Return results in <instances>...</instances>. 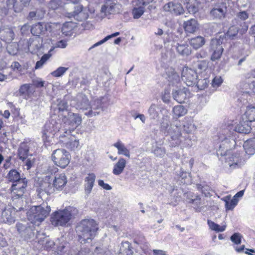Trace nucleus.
<instances>
[{
  "label": "nucleus",
  "instance_id": "9b49d317",
  "mask_svg": "<svg viewBox=\"0 0 255 255\" xmlns=\"http://www.w3.org/2000/svg\"><path fill=\"white\" fill-rule=\"evenodd\" d=\"M62 128V125L60 123V120L57 121L55 120L51 119L45 124L43 130V134L46 137H49L51 135H54L59 131L63 133V131L61 130Z\"/></svg>",
  "mask_w": 255,
  "mask_h": 255
},
{
  "label": "nucleus",
  "instance_id": "f03ea898",
  "mask_svg": "<svg viewBox=\"0 0 255 255\" xmlns=\"http://www.w3.org/2000/svg\"><path fill=\"white\" fill-rule=\"evenodd\" d=\"M78 214V210L71 206L66 207L63 210L55 212L51 218V222L54 226H63Z\"/></svg>",
  "mask_w": 255,
  "mask_h": 255
},
{
  "label": "nucleus",
  "instance_id": "cd10ccee",
  "mask_svg": "<svg viewBox=\"0 0 255 255\" xmlns=\"http://www.w3.org/2000/svg\"><path fill=\"white\" fill-rule=\"evenodd\" d=\"M34 144V142L30 141L22 142L20 144L18 150V154L20 159L24 160L28 157V151Z\"/></svg>",
  "mask_w": 255,
  "mask_h": 255
},
{
  "label": "nucleus",
  "instance_id": "c9c22d12",
  "mask_svg": "<svg viewBox=\"0 0 255 255\" xmlns=\"http://www.w3.org/2000/svg\"><path fill=\"white\" fill-rule=\"evenodd\" d=\"M113 146L118 149V153L119 155H123L126 157L130 158V151L128 149L125 144L120 140H118L115 142Z\"/></svg>",
  "mask_w": 255,
  "mask_h": 255
},
{
  "label": "nucleus",
  "instance_id": "473e14b6",
  "mask_svg": "<svg viewBox=\"0 0 255 255\" xmlns=\"http://www.w3.org/2000/svg\"><path fill=\"white\" fill-rule=\"evenodd\" d=\"M184 28L187 33H193L199 28V24L195 19H191L184 23Z\"/></svg>",
  "mask_w": 255,
  "mask_h": 255
},
{
  "label": "nucleus",
  "instance_id": "4d7b16f0",
  "mask_svg": "<svg viewBox=\"0 0 255 255\" xmlns=\"http://www.w3.org/2000/svg\"><path fill=\"white\" fill-rule=\"evenodd\" d=\"M51 55L46 54H44L42 56L41 59L39 61H38L36 63V65L35 66V69H38L41 68L43 65L45 63V62L47 61V60L50 58Z\"/></svg>",
  "mask_w": 255,
  "mask_h": 255
},
{
  "label": "nucleus",
  "instance_id": "8fccbe9b",
  "mask_svg": "<svg viewBox=\"0 0 255 255\" xmlns=\"http://www.w3.org/2000/svg\"><path fill=\"white\" fill-rule=\"evenodd\" d=\"M229 197L228 196H226L224 200L225 202V206L227 209L232 210L237 205L239 202V199H236L234 197L230 201H229Z\"/></svg>",
  "mask_w": 255,
  "mask_h": 255
},
{
  "label": "nucleus",
  "instance_id": "7c9ffc66",
  "mask_svg": "<svg viewBox=\"0 0 255 255\" xmlns=\"http://www.w3.org/2000/svg\"><path fill=\"white\" fill-rule=\"evenodd\" d=\"M14 33L10 28L4 27L0 29V39L6 43H10L13 39Z\"/></svg>",
  "mask_w": 255,
  "mask_h": 255
},
{
  "label": "nucleus",
  "instance_id": "423d86ee",
  "mask_svg": "<svg viewBox=\"0 0 255 255\" xmlns=\"http://www.w3.org/2000/svg\"><path fill=\"white\" fill-rule=\"evenodd\" d=\"M54 164L62 168H65L70 162V155L64 149L54 150L51 155Z\"/></svg>",
  "mask_w": 255,
  "mask_h": 255
},
{
  "label": "nucleus",
  "instance_id": "de8ad7c7",
  "mask_svg": "<svg viewBox=\"0 0 255 255\" xmlns=\"http://www.w3.org/2000/svg\"><path fill=\"white\" fill-rule=\"evenodd\" d=\"M248 122H249L247 121V120H246L243 123L241 122L235 128L236 131L240 133H249L251 131V128L250 126H249Z\"/></svg>",
  "mask_w": 255,
  "mask_h": 255
},
{
  "label": "nucleus",
  "instance_id": "aec40b11",
  "mask_svg": "<svg viewBox=\"0 0 255 255\" xmlns=\"http://www.w3.org/2000/svg\"><path fill=\"white\" fill-rule=\"evenodd\" d=\"M163 8L165 11L169 12L176 15H180L184 12L181 4L177 2H169L163 6Z\"/></svg>",
  "mask_w": 255,
  "mask_h": 255
},
{
  "label": "nucleus",
  "instance_id": "3c124183",
  "mask_svg": "<svg viewBox=\"0 0 255 255\" xmlns=\"http://www.w3.org/2000/svg\"><path fill=\"white\" fill-rule=\"evenodd\" d=\"M7 177L9 181L13 183L21 178L19 173L15 169L11 170L7 174Z\"/></svg>",
  "mask_w": 255,
  "mask_h": 255
},
{
  "label": "nucleus",
  "instance_id": "13d9d810",
  "mask_svg": "<svg viewBox=\"0 0 255 255\" xmlns=\"http://www.w3.org/2000/svg\"><path fill=\"white\" fill-rule=\"evenodd\" d=\"M239 31V28L236 26H231L228 31L226 33L225 35L227 37L233 38L236 36Z\"/></svg>",
  "mask_w": 255,
  "mask_h": 255
},
{
  "label": "nucleus",
  "instance_id": "e433bc0d",
  "mask_svg": "<svg viewBox=\"0 0 255 255\" xmlns=\"http://www.w3.org/2000/svg\"><path fill=\"white\" fill-rule=\"evenodd\" d=\"M132 254L130 243L128 241L123 242L120 246L119 255H132Z\"/></svg>",
  "mask_w": 255,
  "mask_h": 255
},
{
  "label": "nucleus",
  "instance_id": "0eeeda50",
  "mask_svg": "<svg viewBox=\"0 0 255 255\" xmlns=\"http://www.w3.org/2000/svg\"><path fill=\"white\" fill-rule=\"evenodd\" d=\"M219 139L221 144L217 150V155L224 156L229 150L234 147L236 141L233 137H231L230 136H227L225 135L224 133H220Z\"/></svg>",
  "mask_w": 255,
  "mask_h": 255
},
{
  "label": "nucleus",
  "instance_id": "393cba45",
  "mask_svg": "<svg viewBox=\"0 0 255 255\" xmlns=\"http://www.w3.org/2000/svg\"><path fill=\"white\" fill-rule=\"evenodd\" d=\"M74 102H76L75 105L76 109L85 110L86 112L89 110V101L85 95L82 94L78 95Z\"/></svg>",
  "mask_w": 255,
  "mask_h": 255
},
{
  "label": "nucleus",
  "instance_id": "680f3d73",
  "mask_svg": "<svg viewBox=\"0 0 255 255\" xmlns=\"http://www.w3.org/2000/svg\"><path fill=\"white\" fill-rule=\"evenodd\" d=\"M68 70V68L64 67H60L56 70L51 72V74L55 77H59L62 76Z\"/></svg>",
  "mask_w": 255,
  "mask_h": 255
},
{
  "label": "nucleus",
  "instance_id": "a878e982",
  "mask_svg": "<svg viewBox=\"0 0 255 255\" xmlns=\"http://www.w3.org/2000/svg\"><path fill=\"white\" fill-rule=\"evenodd\" d=\"M71 17L78 21H82L87 19L89 16L87 11L86 9H83L82 5H77L75 7V10L71 13Z\"/></svg>",
  "mask_w": 255,
  "mask_h": 255
},
{
  "label": "nucleus",
  "instance_id": "4c0bfd02",
  "mask_svg": "<svg viewBox=\"0 0 255 255\" xmlns=\"http://www.w3.org/2000/svg\"><path fill=\"white\" fill-rule=\"evenodd\" d=\"M189 43L193 48L197 49L205 44V39L201 36H198L191 38L189 40Z\"/></svg>",
  "mask_w": 255,
  "mask_h": 255
},
{
  "label": "nucleus",
  "instance_id": "2f4dec72",
  "mask_svg": "<svg viewBox=\"0 0 255 255\" xmlns=\"http://www.w3.org/2000/svg\"><path fill=\"white\" fill-rule=\"evenodd\" d=\"M182 124V130L183 133H191L196 130V127L193 123L192 120L188 118H185L181 122Z\"/></svg>",
  "mask_w": 255,
  "mask_h": 255
},
{
  "label": "nucleus",
  "instance_id": "338daca9",
  "mask_svg": "<svg viewBox=\"0 0 255 255\" xmlns=\"http://www.w3.org/2000/svg\"><path fill=\"white\" fill-rule=\"evenodd\" d=\"M242 236L239 233H235L231 236L230 239L232 242L237 245H239L241 243V240Z\"/></svg>",
  "mask_w": 255,
  "mask_h": 255
},
{
  "label": "nucleus",
  "instance_id": "b1692460",
  "mask_svg": "<svg viewBox=\"0 0 255 255\" xmlns=\"http://www.w3.org/2000/svg\"><path fill=\"white\" fill-rule=\"evenodd\" d=\"M116 4L114 1H105V3L102 5L100 10V15L102 18L105 16L114 14L116 12Z\"/></svg>",
  "mask_w": 255,
  "mask_h": 255
},
{
  "label": "nucleus",
  "instance_id": "9d476101",
  "mask_svg": "<svg viewBox=\"0 0 255 255\" xmlns=\"http://www.w3.org/2000/svg\"><path fill=\"white\" fill-rule=\"evenodd\" d=\"M25 44V47H23L25 51L27 50L31 53H36L42 47V39L39 37L29 39V40H21L19 42V45Z\"/></svg>",
  "mask_w": 255,
  "mask_h": 255
},
{
  "label": "nucleus",
  "instance_id": "c03bdc74",
  "mask_svg": "<svg viewBox=\"0 0 255 255\" xmlns=\"http://www.w3.org/2000/svg\"><path fill=\"white\" fill-rule=\"evenodd\" d=\"M177 52L181 55L185 56H188L191 53L190 47L187 44H177L176 46Z\"/></svg>",
  "mask_w": 255,
  "mask_h": 255
},
{
  "label": "nucleus",
  "instance_id": "6e6d98bb",
  "mask_svg": "<svg viewBox=\"0 0 255 255\" xmlns=\"http://www.w3.org/2000/svg\"><path fill=\"white\" fill-rule=\"evenodd\" d=\"M120 34V33L119 32H115L111 35H108L107 36H106L105 38H104L103 39L99 41V42L96 43L95 44H94L93 45H92L89 49V50L92 49V48H94V47H96L97 46H98L102 44H103L104 43H105V42H106L107 41H108L109 39H110V38L113 37H116L118 35H119Z\"/></svg>",
  "mask_w": 255,
  "mask_h": 255
},
{
  "label": "nucleus",
  "instance_id": "6e6552de",
  "mask_svg": "<svg viewBox=\"0 0 255 255\" xmlns=\"http://www.w3.org/2000/svg\"><path fill=\"white\" fill-rule=\"evenodd\" d=\"M107 101V98L104 97L93 100L89 104V110L87 112H85L84 114L89 117L98 115L100 113V111L104 110L103 105Z\"/></svg>",
  "mask_w": 255,
  "mask_h": 255
},
{
  "label": "nucleus",
  "instance_id": "09e8293b",
  "mask_svg": "<svg viewBox=\"0 0 255 255\" xmlns=\"http://www.w3.org/2000/svg\"><path fill=\"white\" fill-rule=\"evenodd\" d=\"M6 5L8 9H12L15 12H19L22 10V6L16 3V0H7Z\"/></svg>",
  "mask_w": 255,
  "mask_h": 255
},
{
  "label": "nucleus",
  "instance_id": "4be33fe9",
  "mask_svg": "<svg viewBox=\"0 0 255 255\" xmlns=\"http://www.w3.org/2000/svg\"><path fill=\"white\" fill-rule=\"evenodd\" d=\"M172 94L174 100L181 104L185 102L188 95L189 94V92L187 88L184 87L173 90Z\"/></svg>",
  "mask_w": 255,
  "mask_h": 255
},
{
  "label": "nucleus",
  "instance_id": "20e7f679",
  "mask_svg": "<svg viewBox=\"0 0 255 255\" xmlns=\"http://www.w3.org/2000/svg\"><path fill=\"white\" fill-rule=\"evenodd\" d=\"M167 133L170 136V139L169 140L170 146L175 147L181 144L185 137L182 136L181 121L177 120L174 122L169 127Z\"/></svg>",
  "mask_w": 255,
  "mask_h": 255
},
{
  "label": "nucleus",
  "instance_id": "c756f323",
  "mask_svg": "<svg viewBox=\"0 0 255 255\" xmlns=\"http://www.w3.org/2000/svg\"><path fill=\"white\" fill-rule=\"evenodd\" d=\"M56 246L55 252L58 254H66L68 255L70 253L69 245L63 237H61L56 240Z\"/></svg>",
  "mask_w": 255,
  "mask_h": 255
},
{
  "label": "nucleus",
  "instance_id": "e2e57ef3",
  "mask_svg": "<svg viewBox=\"0 0 255 255\" xmlns=\"http://www.w3.org/2000/svg\"><path fill=\"white\" fill-rule=\"evenodd\" d=\"M68 107V103L63 100H57V108L59 112L67 111Z\"/></svg>",
  "mask_w": 255,
  "mask_h": 255
},
{
  "label": "nucleus",
  "instance_id": "f704fd0d",
  "mask_svg": "<svg viewBox=\"0 0 255 255\" xmlns=\"http://www.w3.org/2000/svg\"><path fill=\"white\" fill-rule=\"evenodd\" d=\"M96 175L94 173H89L85 177V190L86 194H89L91 193L93 187Z\"/></svg>",
  "mask_w": 255,
  "mask_h": 255
},
{
  "label": "nucleus",
  "instance_id": "a211bd4d",
  "mask_svg": "<svg viewBox=\"0 0 255 255\" xmlns=\"http://www.w3.org/2000/svg\"><path fill=\"white\" fill-rule=\"evenodd\" d=\"M67 135L69 136L67 137H66V135L65 134H60L59 136L60 140L67 148L73 150L77 149L79 147V140L76 139L74 136L70 135V133L67 134Z\"/></svg>",
  "mask_w": 255,
  "mask_h": 255
},
{
  "label": "nucleus",
  "instance_id": "bf43d9fd",
  "mask_svg": "<svg viewBox=\"0 0 255 255\" xmlns=\"http://www.w3.org/2000/svg\"><path fill=\"white\" fill-rule=\"evenodd\" d=\"M197 189L201 191L205 196H208L210 194V187L206 185L198 184L196 185Z\"/></svg>",
  "mask_w": 255,
  "mask_h": 255
},
{
  "label": "nucleus",
  "instance_id": "2eb2a0df",
  "mask_svg": "<svg viewBox=\"0 0 255 255\" xmlns=\"http://www.w3.org/2000/svg\"><path fill=\"white\" fill-rule=\"evenodd\" d=\"M222 44V40L221 39L212 40L210 46L211 51L212 52L211 58L212 61H215L220 58L224 49Z\"/></svg>",
  "mask_w": 255,
  "mask_h": 255
},
{
  "label": "nucleus",
  "instance_id": "72a5a7b5",
  "mask_svg": "<svg viewBox=\"0 0 255 255\" xmlns=\"http://www.w3.org/2000/svg\"><path fill=\"white\" fill-rule=\"evenodd\" d=\"M126 164V159L122 157L120 158L113 167V173L115 175H120L123 172Z\"/></svg>",
  "mask_w": 255,
  "mask_h": 255
},
{
  "label": "nucleus",
  "instance_id": "f257e3e1",
  "mask_svg": "<svg viewBox=\"0 0 255 255\" xmlns=\"http://www.w3.org/2000/svg\"><path fill=\"white\" fill-rule=\"evenodd\" d=\"M98 230V224L92 219L82 220L76 227V232L81 243L91 241L95 237Z\"/></svg>",
  "mask_w": 255,
  "mask_h": 255
},
{
  "label": "nucleus",
  "instance_id": "7ed1b4c3",
  "mask_svg": "<svg viewBox=\"0 0 255 255\" xmlns=\"http://www.w3.org/2000/svg\"><path fill=\"white\" fill-rule=\"evenodd\" d=\"M50 211V207L49 206H32L27 213V218L35 226H38L48 215Z\"/></svg>",
  "mask_w": 255,
  "mask_h": 255
},
{
  "label": "nucleus",
  "instance_id": "58836bf2",
  "mask_svg": "<svg viewBox=\"0 0 255 255\" xmlns=\"http://www.w3.org/2000/svg\"><path fill=\"white\" fill-rule=\"evenodd\" d=\"M244 148L246 153L249 155L255 153V139H249L245 142Z\"/></svg>",
  "mask_w": 255,
  "mask_h": 255
},
{
  "label": "nucleus",
  "instance_id": "052dcab7",
  "mask_svg": "<svg viewBox=\"0 0 255 255\" xmlns=\"http://www.w3.org/2000/svg\"><path fill=\"white\" fill-rule=\"evenodd\" d=\"M61 0H51L48 3V7L52 10H56L61 6Z\"/></svg>",
  "mask_w": 255,
  "mask_h": 255
},
{
  "label": "nucleus",
  "instance_id": "bb28decb",
  "mask_svg": "<svg viewBox=\"0 0 255 255\" xmlns=\"http://www.w3.org/2000/svg\"><path fill=\"white\" fill-rule=\"evenodd\" d=\"M51 177L46 176L44 180L40 183L39 190L40 192H44L47 194H51L55 191L52 181H50Z\"/></svg>",
  "mask_w": 255,
  "mask_h": 255
},
{
  "label": "nucleus",
  "instance_id": "5701e85b",
  "mask_svg": "<svg viewBox=\"0 0 255 255\" xmlns=\"http://www.w3.org/2000/svg\"><path fill=\"white\" fill-rule=\"evenodd\" d=\"M15 212L11 207L5 208L1 213L0 219L3 222L10 225L15 222Z\"/></svg>",
  "mask_w": 255,
  "mask_h": 255
},
{
  "label": "nucleus",
  "instance_id": "a19ab883",
  "mask_svg": "<svg viewBox=\"0 0 255 255\" xmlns=\"http://www.w3.org/2000/svg\"><path fill=\"white\" fill-rule=\"evenodd\" d=\"M159 107L155 104H152L148 109L147 113L150 119L156 120L159 118Z\"/></svg>",
  "mask_w": 255,
  "mask_h": 255
},
{
  "label": "nucleus",
  "instance_id": "ea45409f",
  "mask_svg": "<svg viewBox=\"0 0 255 255\" xmlns=\"http://www.w3.org/2000/svg\"><path fill=\"white\" fill-rule=\"evenodd\" d=\"M46 30V25L42 22L34 24L31 28V33L35 36H39Z\"/></svg>",
  "mask_w": 255,
  "mask_h": 255
},
{
  "label": "nucleus",
  "instance_id": "5fc2aeb1",
  "mask_svg": "<svg viewBox=\"0 0 255 255\" xmlns=\"http://www.w3.org/2000/svg\"><path fill=\"white\" fill-rule=\"evenodd\" d=\"M209 83V80L208 79L204 78L199 79L198 81H196V86L199 90H202L205 89L207 87L208 84Z\"/></svg>",
  "mask_w": 255,
  "mask_h": 255
},
{
  "label": "nucleus",
  "instance_id": "603ef678",
  "mask_svg": "<svg viewBox=\"0 0 255 255\" xmlns=\"http://www.w3.org/2000/svg\"><path fill=\"white\" fill-rule=\"evenodd\" d=\"M208 225H209L210 229L217 232H223L226 229L225 226H221L210 220H208Z\"/></svg>",
  "mask_w": 255,
  "mask_h": 255
},
{
  "label": "nucleus",
  "instance_id": "79ce46f5",
  "mask_svg": "<svg viewBox=\"0 0 255 255\" xmlns=\"http://www.w3.org/2000/svg\"><path fill=\"white\" fill-rule=\"evenodd\" d=\"M75 26V23L72 22H66L63 24L61 31L65 36H71Z\"/></svg>",
  "mask_w": 255,
  "mask_h": 255
},
{
  "label": "nucleus",
  "instance_id": "dca6fc26",
  "mask_svg": "<svg viewBox=\"0 0 255 255\" xmlns=\"http://www.w3.org/2000/svg\"><path fill=\"white\" fill-rule=\"evenodd\" d=\"M227 11L226 4H217L211 10L210 14L214 19L222 20L226 16Z\"/></svg>",
  "mask_w": 255,
  "mask_h": 255
},
{
  "label": "nucleus",
  "instance_id": "f8f14e48",
  "mask_svg": "<svg viewBox=\"0 0 255 255\" xmlns=\"http://www.w3.org/2000/svg\"><path fill=\"white\" fill-rule=\"evenodd\" d=\"M27 183L25 178H21L14 182L11 187L12 198L16 199L22 197L25 191Z\"/></svg>",
  "mask_w": 255,
  "mask_h": 255
},
{
  "label": "nucleus",
  "instance_id": "774afa93",
  "mask_svg": "<svg viewBox=\"0 0 255 255\" xmlns=\"http://www.w3.org/2000/svg\"><path fill=\"white\" fill-rule=\"evenodd\" d=\"M30 88V85L25 84L21 85L19 89V94L20 96H26Z\"/></svg>",
  "mask_w": 255,
  "mask_h": 255
},
{
  "label": "nucleus",
  "instance_id": "4468645a",
  "mask_svg": "<svg viewBox=\"0 0 255 255\" xmlns=\"http://www.w3.org/2000/svg\"><path fill=\"white\" fill-rule=\"evenodd\" d=\"M241 87L243 93H255V70L247 74L246 82L242 83Z\"/></svg>",
  "mask_w": 255,
  "mask_h": 255
},
{
  "label": "nucleus",
  "instance_id": "f3484780",
  "mask_svg": "<svg viewBox=\"0 0 255 255\" xmlns=\"http://www.w3.org/2000/svg\"><path fill=\"white\" fill-rule=\"evenodd\" d=\"M225 159L226 162L231 168H235L240 166L242 163V159L240 153H235L234 154H230L227 153Z\"/></svg>",
  "mask_w": 255,
  "mask_h": 255
},
{
  "label": "nucleus",
  "instance_id": "37998d69",
  "mask_svg": "<svg viewBox=\"0 0 255 255\" xmlns=\"http://www.w3.org/2000/svg\"><path fill=\"white\" fill-rule=\"evenodd\" d=\"M244 116L247 122H252L255 121V106L253 105L247 107Z\"/></svg>",
  "mask_w": 255,
  "mask_h": 255
},
{
  "label": "nucleus",
  "instance_id": "412c9836",
  "mask_svg": "<svg viewBox=\"0 0 255 255\" xmlns=\"http://www.w3.org/2000/svg\"><path fill=\"white\" fill-rule=\"evenodd\" d=\"M134 7L132 10V14L133 18L138 19L140 17L144 12V6L146 5V2L143 0H137L133 3Z\"/></svg>",
  "mask_w": 255,
  "mask_h": 255
},
{
  "label": "nucleus",
  "instance_id": "864d4df0",
  "mask_svg": "<svg viewBox=\"0 0 255 255\" xmlns=\"http://www.w3.org/2000/svg\"><path fill=\"white\" fill-rule=\"evenodd\" d=\"M133 242L134 244L139 245L141 249H144L147 246L145 239L142 235H139L135 237L134 239Z\"/></svg>",
  "mask_w": 255,
  "mask_h": 255
},
{
  "label": "nucleus",
  "instance_id": "0e129e2a",
  "mask_svg": "<svg viewBox=\"0 0 255 255\" xmlns=\"http://www.w3.org/2000/svg\"><path fill=\"white\" fill-rule=\"evenodd\" d=\"M56 241L46 240L44 247L47 250H52L55 252Z\"/></svg>",
  "mask_w": 255,
  "mask_h": 255
},
{
  "label": "nucleus",
  "instance_id": "1a4fd4ad",
  "mask_svg": "<svg viewBox=\"0 0 255 255\" xmlns=\"http://www.w3.org/2000/svg\"><path fill=\"white\" fill-rule=\"evenodd\" d=\"M35 224L30 222V223H18L16 224V228L25 240L34 239L35 237Z\"/></svg>",
  "mask_w": 255,
  "mask_h": 255
},
{
  "label": "nucleus",
  "instance_id": "c85d7f7f",
  "mask_svg": "<svg viewBox=\"0 0 255 255\" xmlns=\"http://www.w3.org/2000/svg\"><path fill=\"white\" fill-rule=\"evenodd\" d=\"M189 202L194 205V208L196 212H200L203 211L205 208V201L199 195L191 196L189 199Z\"/></svg>",
  "mask_w": 255,
  "mask_h": 255
},
{
  "label": "nucleus",
  "instance_id": "ddd939ff",
  "mask_svg": "<svg viewBox=\"0 0 255 255\" xmlns=\"http://www.w3.org/2000/svg\"><path fill=\"white\" fill-rule=\"evenodd\" d=\"M197 73L195 70L184 67L181 74V78L188 86H192L196 83L197 80Z\"/></svg>",
  "mask_w": 255,
  "mask_h": 255
},
{
  "label": "nucleus",
  "instance_id": "49530a36",
  "mask_svg": "<svg viewBox=\"0 0 255 255\" xmlns=\"http://www.w3.org/2000/svg\"><path fill=\"white\" fill-rule=\"evenodd\" d=\"M173 117L178 118L184 116L187 112V110L182 105H177L173 107L172 110Z\"/></svg>",
  "mask_w": 255,
  "mask_h": 255
},
{
  "label": "nucleus",
  "instance_id": "a18cd8bd",
  "mask_svg": "<svg viewBox=\"0 0 255 255\" xmlns=\"http://www.w3.org/2000/svg\"><path fill=\"white\" fill-rule=\"evenodd\" d=\"M45 10L43 8L37 9L35 11H30L27 16L29 19H42L45 14Z\"/></svg>",
  "mask_w": 255,
  "mask_h": 255
},
{
  "label": "nucleus",
  "instance_id": "69168bd1",
  "mask_svg": "<svg viewBox=\"0 0 255 255\" xmlns=\"http://www.w3.org/2000/svg\"><path fill=\"white\" fill-rule=\"evenodd\" d=\"M169 117H166L162 119V122L161 123V128L163 131L167 132L168 133V130L169 129Z\"/></svg>",
  "mask_w": 255,
  "mask_h": 255
},
{
  "label": "nucleus",
  "instance_id": "6ab92c4d",
  "mask_svg": "<svg viewBox=\"0 0 255 255\" xmlns=\"http://www.w3.org/2000/svg\"><path fill=\"white\" fill-rule=\"evenodd\" d=\"M50 181H52L55 190H62L66 185L67 180L65 174L62 173L56 174L53 179L51 178Z\"/></svg>",
  "mask_w": 255,
  "mask_h": 255
},
{
  "label": "nucleus",
  "instance_id": "39448f33",
  "mask_svg": "<svg viewBox=\"0 0 255 255\" xmlns=\"http://www.w3.org/2000/svg\"><path fill=\"white\" fill-rule=\"evenodd\" d=\"M63 124L61 130L63 133L69 134L76 129L82 123V118L78 114L69 112L62 119Z\"/></svg>",
  "mask_w": 255,
  "mask_h": 255
}]
</instances>
